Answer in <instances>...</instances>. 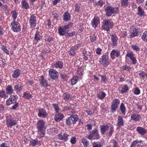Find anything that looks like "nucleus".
Segmentation results:
<instances>
[{"instance_id":"obj_22","label":"nucleus","mask_w":147,"mask_h":147,"mask_svg":"<svg viewBox=\"0 0 147 147\" xmlns=\"http://www.w3.org/2000/svg\"><path fill=\"white\" fill-rule=\"evenodd\" d=\"M64 117L63 114L59 113H57L55 114L54 117V119L57 122H59Z\"/></svg>"},{"instance_id":"obj_41","label":"nucleus","mask_w":147,"mask_h":147,"mask_svg":"<svg viewBox=\"0 0 147 147\" xmlns=\"http://www.w3.org/2000/svg\"><path fill=\"white\" fill-rule=\"evenodd\" d=\"M39 142L36 140H32L30 142V144L33 146H35L37 145Z\"/></svg>"},{"instance_id":"obj_25","label":"nucleus","mask_w":147,"mask_h":147,"mask_svg":"<svg viewBox=\"0 0 147 147\" xmlns=\"http://www.w3.org/2000/svg\"><path fill=\"white\" fill-rule=\"evenodd\" d=\"M21 73V71L18 69H16L13 71L12 76L15 78H17L19 76Z\"/></svg>"},{"instance_id":"obj_58","label":"nucleus","mask_w":147,"mask_h":147,"mask_svg":"<svg viewBox=\"0 0 147 147\" xmlns=\"http://www.w3.org/2000/svg\"><path fill=\"white\" fill-rule=\"evenodd\" d=\"M60 74L61 76V77L63 79V80H66L67 78L66 74H63L62 73H61Z\"/></svg>"},{"instance_id":"obj_62","label":"nucleus","mask_w":147,"mask_h":147,"mask_svg":"<svg viewBox=\"0 0 147 147\" xmlns=\"http://www.w3.org/2000/svg\"><path fill=\"white\" fill-rule=\"evenodd\" d=\"M131 60L132 62V63L133 64H136L137 63V60L135 57L131 59Z\"/></svg>"},{"instance_id":"obj_16","label":"nucleus","mask_w":147,"mask_h":147,"mask_svg":"<svg viewBox=\"0 0 147 147\" xmlns=\"http://www.w3.org/2000/svg\"><path fill=\"white\" fill-rule=\"evenodd\" d=\"M130 118L131 120L136 122L139 121L141 117L140 115L134 113L131 115Z\"/></svg>"},{"instance_id":"obj_43","label":"nucleus","mask_w":147,"mask_h":147,"mask_svg":"<svg viewBox=\"0 0 147 147\" xmlns=\"http://www.w3.org/2000/svg\"><path fill=\"white\" fill-rule=\"evenodd\" d=\"M109 127H110V128L108 133L109 136H110L112 135L114 131V127L111 124Z\"/></svg>"},{"instance_id":"obj_5","label":"nucleus","mask_w":147,"mask_h":147,"mask_svg":"<svg viewBox=\"0 0 147 147\" xmlns=\"http://www.w3.org/2000/svg\"><path fill=\"white\" fill-rule=\"evenodd\" d=\"M78 117L76 115H71L69 117H68L66 119V122L68 125H70L71 124H74L78 121Z\"/></svg>"},{"instance_id":"obj_35","label":"nucleus","mask_w":147,"mask_h":147,"mask_svg":"<svg viewBox=\"0 0 147 147\" xmlns=\"http://www.w3.org/2000/svg\"><path fill=\"white\" fill-rule=\"evenodd\" d=\"M59 33L60 36H63L66 32V30L65 29L64 27H59L58 28Z\"/></svg>"},{"instance_id":"obj_34","label":"nucleus","mask_w":147,"mask_h":147,"mask_svg":"<svg viewBox=\"0 0 147 147\" xmlns=\"http://www.w3.org/2000/svg\"><path fill=\"white\" fill-rule=\"evenodd\" d=\"M21 3L22 7L23 9H27L29 7L28 3L25 0H23Z\"/></svg>"},{"instance_id":"obj_3","label":"nucleus","mask_w":147,"mask_h":147,"mask_svg":"<svg viewBox=\"0 0 147 147\" xmlns=\"http://www.w3.org/2000/svg\"><path fill=\"white\" fill-rule=\"evenodd\" d=\"M109 56L107 53L103 55L99 59V63L104 66L107 65L109 63Z\"/></svg>"},{"instance_id":"obj_24","label":"nucleus","mask_w":147,"mask_h":147,"mask_svg":"<svg viewBox=\"0 0 147 147\" xmlns=\"http://www.w3.org/2000/svg\"><path fill=\"white\" fill-rule=\"evenodd\" d=\"M136 131L139 134L142 135L147 133V130L142 127H138L136 128Z\"/></svg>"},{"instance_id":"obj_8","label":"nucleus","mask_w":147,"mask_h":147,"mask_svg":"<svg viewBox=\"0 0 147 147\" xmlns=\"http://www.w3.org/2000/svg\"><path fill=\"white\" fill-rule=\"evenodd\" d=\"M6 124L8 127H11L17 123L16 120H14L10 116H8L6 117Z\"/></svg>"},{"instance_id":"obj_6","label":"nucleus","mask_w":147,"mask_h":147,"mask_svg":"<svg viewBox=\"0 0 147 147\" xmlns=\"http://www.w3.org/2000/svg\"><path fill=\"white\" fill-rule=\"evenodd\" d=\"M87 137L89 139H98L100 138L98 130L96 129L93 130Z\"/></svg>"},{"instance_id":"obj_56","label":"nucleus","mask_w":147,"mask_h":147,"mask_svg":"<svg viewBox=\"0 0 147 147\" xmlns=\"http://www.w3.org/2000/svg\"><path fill=\"white\" fill-rule=\"evenodd\" d=\"M102 51V49L98 47L96 49V52L97 54L100 55L101 54V52Z\"/></svg>"},{"instance_id":"obj_9","label":"nucleus","mask_w":147,"mask_h":147,"mask_svg":"<svg viewBox=\"0 0 147 147\" xmlns=\"http://www.w3.org/2000/svg\"><path fill=\"white\" fill-rule=\"evenodd\" d=\"M120 103V100L118 99H115L113 100L111 105V110L113 113L115 112Z\"/></svg>"},{"instance_id":"obj_14","label":"nucleus","mask_w":147,"mask_h":147,"mask_svg":"<svg viewBox=\"0 0 147 147\" xmlns=\"http://www.w3.org/2000/svg\"><path fill=\"white\" fill-rule=\"evenodd\" d=\"M110 124L108 123L106 125H100V128L101 134L102 135L104 134L106 132L108 131L109 128L110 127Z\"/></svg>"},{"instance_id":"obj_61","label":"nucleus","mask_w":147,"mask_h":147,"mask_svg":"<svg viewBox=\"0 0 147 147\" xmlns=\"http://www.w3.org/2000/svg\"><path fill=\"white\" fill-rule=\"evenodd\" d=\"M101 82H105L106 81V76L105 75L104 76H101Z\"/></svg>"},{"instance_id":"obj_28","label":"nucleus","mask_w":147,"mask_h":147,"mask_svg":"<svg viewBox=\"0 0 147 147\" xmlns=\"http://www.w3.org/2000/svg\"><path fill=\"white\" fill-rule=\"evenodd\" d=\"M22 86L20 84L18 83L16 84L14 86L15 90L16 91L17 93L20 92L22 90Z\"/></svg>"},{"instance_id":"obj_49","label":"nucleus","mask_w":147,"mask_h":147,"mask_svg":"<svg viewBox=\"0 0 147 147\" xmlns=\"http://www.w3.org/2000/svg\"><path fill=\"white\" fill-rule=\"evenodd\" d=\"M131 47L132 49L135 51L137 52L140 50V48L136 45H133L131 46Z\"/></svg>"},{"instance_id":"obj_32","label":"nucleus","mask_w":147,"mask_h":147,"mask_svg":"<svg viewBox=\"0 0 147 147\" xmlns=\"http://www.w3.org/2000/svg\"><path fill=\"white\" fill-rule=\"evenodd\" d=\"M120 109L123 115H125L126 114V109L123 103H122L121 104L120 106Z\"/></svg>"},{"instance_id":"obj_42","label":"nucleus","mask_w":147,"mask_h":147,"mask_svg":"<svg viewBox=\"0 0 147 147\" xmlns=\"http://www.w3.org/2000/svg\"><path fill=\"white\" fill-rule=\"evenodd\" d=\"M23 97L28 99H30L32 98V96L30 94L27 92H26L24 93Z\"/></svg>"},{"instance_id":"obj_63","label":"nucleus","mask_w":147,"mask_h":147,"mask_svg":"<svg viewBox=\"0 0 147 147\" xmlns=\"http://www.w3.org/2000/svg\"><path fill=\"white\" fill-rule=\"evenodd\" d=\"M134 54L132 52H128L126 55V56L130 58Z\"/></svg>"},{"instance_id":"obj_54","label":"nucleus","mask_w":147,"mask_h":147,"mask_svg":"<svg viewBox=\"0 0 147 147\" xmlns=\"http://www.w3.org/2000/svg\"><path fill=\"white\" fill-rule=\"evenodd\" d=\"M134 92L135 94L138 95L140 93V91L139 88L136 87L134 88Z\"/></svg>"},{"instance_id":"obj_26","label":"nucleus","mask_w":147,"mask_h":147,"mask_svg":"<svg viewBox=\"0 0 147 147\" xmlns=\"http://www.w3.org/2000/svg\"><path fill=\"white\" fill-rule=\"evenodd\" d=\"M117 125L118 126H123L124 125V122L123 119L121 117L119 116L118 117Z\"/></svg>"},{"instance_id":"obj_30","label":"nucleus","mask_w":147,"mask_h":147,"mask_svg":"<svg viewBox=\"0 0 147 147\" xmlns=\"http://www.w3.org/2000/svg\"><path fill=\"white\" fill-rule=\"evenodd\" d=\"M6 91V93L7 94H11L13 92V89L11 86L8 85L7 86L5 89Z\"/></svg>"},{"instance_id":"obj_13","label":"nucleus","mask_w":147,"mask_h":147,"mask_svg":"<svg viewBox=\"0 0 147 147\" xmlns=\"http://www.w3.org/2000/svg\"><path fill=\"white\" fill-rule=\"evenodd\" d=\"M120 51L117 50H113L110 53V56L112 59H114L115 57H118L120 55Z\"/></svg>"},{"instance_id":"obj_18","label":"nucleus","mask_w":147,"mask_h":147,"mask_svg":"<svg viewBox=\"0 0 147 147\" xmlns=\"http://www.w3.org/2000/svg\"><path fill=\"white\" fill-rule=\"evenodd\" d=\"M140 30L138 28H133L132 31H131V34L130 35V38L134 37L135 36L139 35L140 34Z\"/></svg>"},{"instance_id":"obj_12","label":"nucleus","mask_w":147,"mask_h":147,"mask_svg":"<svg viewBox=\"0 0 147 147\" xmlns=\"http://www.w3.org/2000/svg\"><path fill=\"white\" fill-rule=\"evenodd\" d=\"M38 115L39 117H42L44 118H45L47 116L48 114L45 109L42 108H40L38 109Z\"/></svg>"},{"instance_id":"obj_38","label":"nucleus","mask_w":147,"mask_h":147,"mask_svg":"<svg viewBox=\"0 0 147 147\" xmlns=\"http://www.w3.org/2000/svg\"><path fill=\"white\" fill-rule=\"evenodd\" d=\"M11 13L13 18V21H16V19L17 17L18 13L15 10L11 11Z\"/></svg>"},{"instance_id":"obj_33","label":"nucleus","mask_w":147,"mask_h":147,"mask_svg":"<svg viewBox=\"0 0 147 147\" xmlns=\"http://www.w3.org/2000/svg\"><path fill=\"white\" fill-rule=\"evenodd\" d=\"M138 14L139 16H141L145 15V13L142 8L140 6H139L138 7Z\"/></svg>"},{"instance_id":"obj_31","label":"nucleus","mask_w":147,"mask_h":147,"mask_svg":"<svg viewBox=\"0 0 147 147\" xmlns=\"http://www.w3.org/2000/svg\"><path fill=\"white\" fill-rule=\"evenodd\" d=\"M58 136L59 139L64 140L65 141H66L68 140L69 135L67 134H65L63 135L59 134Z\"/></svg>"},{"instance_id":"obj_37","label":"nucleus","mask_w":147,"mask_h":147,"mask_svg":"<svg viewBox=\"0 0 147 147\" xmlns=\"http://www.w3.org/2000/svg\"><path fill=\"white\" fill-rule=\"evenodd\" d=\"M42 38V37L40 35L39 32L38 31L36 32L35 35V40L37 42H38Z\"/></svg>"},{"instance_id":"obj_11","label":"nucleus","mask_w":147,"mask_h":147,"mask_svg":"<svg viewBox=\"0 0 147 147\" xmlns=\"http://www.w3.org/2000/svg\"><path fill=\"white\" fill-rule=\"evenodd\" d=\"M49 72L50 76L52 79L56 80L58 78L59 74L57 71L53 69H50Z\"/></svg>"},{"instance_id":"obj_53","label":"nucleus","mask_w":147,"mask_h":147,"mask_svg":"<svg viewBox=\"0 0 147 147\" xmlns=\"http://www.w3.org/2000/svg\"><path fill=\"white\" fill-rule=\"evenodd\" d=\"M121 69L123 70H126L129 71L130 70L131 68L129 66H127L126 65H124L122 66Z\"/></svg>"},{"instance_id":"obj_59","label":"nucleus","mask_w":147,"mask_h":147,"mask_svg":"<svg viewBox=\"0 0 147 147\" xmlns=\"http://www.w3.org/2000/svg\"><path fill=\"white\" fill-rule=\"evenodd\" d=\"M0 147H9V145L6 143H3L0 145Z\"/></svg>"},{"instance_id":"obj_4","label":"nucleus","mask_w":147,"mask_h":147,"mask_svg":"<svg viewBox=\"0 0 147 147\" xmlns=\"http://www.w3.org/2000/svg\"><path fill=\"white\" fill-rule=\"evenodd\" d=\"M105 10L107 15L110 16L113 13H117L118 11V8L117 7H113L111 6H108L105 8Z\"/></svg>"},{"instance_id":"obj_10","label":"nucleus","mask_w":147,"mask_h":147,"mask_svg":"<svg viewBox=\"0 0 147 147\" xmlns=\"http://www.w3.org/2000/svg\"><path fill=\"white\" fill-rule=\"evenodd\" d=\"M29 21L30 25L31 27L34 28L36 24L37 20L34 14L30 16Z\"/></svg>"},{"instance_id":"obj_60","label":"nucleus","mask_w":147,"mask_h":147,"mask_svg":"<svg viewBox=\"0 0 147 147\" xmlns=\"http://www.w3.org/2000/svg\"><path fill=\"white\" fill-rule=\"evenodd\" d=\"M53 105L56 112V113L58 112V111L59 109V108L58 105L56 104H53Z\"/></svg>"},{"instance_id":"obj_48","label":"nucleus","mask_w":147,"mask_h":147,"mask_svg":"<svg viewBox=\"0 0 147 147\" xmlns=\"http://www.w3.org/2000/svg\"><path fill=\"white\" fill-rule=\"evenodd\" d=\"M90 37L91 42L95 41L97 38L96 35L95 34H94L93 35L90 36Z\"/></svg>"},{"instance_id":"obj_47","label":"nucleus","mask_w":147,"mask_h":147,"mask_svg":"<svg viewBox=\"0 0 147 147\" xmlns=\"http://www.w3.org/2000/svg\"><path fill=\"white\" fill-rule=\"evenodd\" d=\"M129 90V88L126 85H125L122 88L121 90V92L123 93Z\"/></svg>"},{"instance_id":"obj_44","label":"nucleus","mask_w":147,"mask_h":147,"mask_svg":"<svg viewBox=\"0 0 147 147\" xmlns=\"http://www.w3.org/2000/svg\"><path fill=\"white\" fill-rule=\"evenodd\" d=\"M1 49L7 55L9 54V49H7L6 46L3 45L1 47Z\"/></svg>"},{"instance_id":"obj_46","label":"nucleus","mask_w":147,"mask_h":147,"mask_svg":"<svg viewBox=\"0 0 147 147\" xmlns=\"http://www.w3.org/2000/svg\"><path fill=\"white\" fill-rule=\"evenodd\" d=\"M9 98H10L11 101H12L13 102V103H14L16 102V100L18 98V96L17 95L15 96L11 95L10 96Z\"/></svg>"},{"instance_id":"obj_7","label":"nucleus","mask_w":147,"mask_h":147,"mask_svg":"<svg viewBox=\"0 0 147 147\" xmlns=\"http://www.w3.org/2000/svg\"><path fill=\"white\" fill-rule=\"evenodd\" d=\"M10 26L12 30L14 32H17L21 30V26L20 24L16 21H12Z\"/></svg>"},{"instance_id":"obj_36","label":"nucleus","mask_w":147,"mask_h":147,"mask_svg":"<svg viewBox=\"0 0 147 147\" xmlns=\"http://www.w3.org/2000/svg\"><path fill=\"white\" fill-rule=\"evenodd\" d=\"M106 95L105 93L103 92H98L97 94V97L99 99L102 100L104 99Z\"/></svg>"},{"instance_id":"obj_29","label":"nucleus","mask_w":147,"mask_h":147,"mask_svg":"<svg viewBox=\"0 0 147 147\" xmlns=\"http://www.w3.org/2000/svg\"><path fill=\"white\" fill-rule=\"evenodd\" d=\"M78 48V47L73 46L68 51L69 54L72 56H73L76 53V51Z\"/></svg>"},{"instance_id":"obj_15","label":"nucleus","mask_w":147,"mask_h":147,"mask_svg":"<svg viewBox=\"0 0 147 147\" xmlns=\"http://www.w3.org/2000/svg\"><path fill=\"white\" fill-rule=\"evenodd\" d=\"M39 81L41 86L45 87L49 86V85L47 84V81L45 79L43 76H40Z\"/></svg>"},{"instance_id":"obj_55","label":"nucleus","mask_w":147,"mask_h":147,"mask_svg":"<svg viewBox=\"0 0 147 147\" xmlns=\"http://www.w3.org/2000/svg\"><path fill=\"white\" fill-rule=\"evenodd\" d=\"M146 75V72H145L143 71L141 72L139 74V76L140 77V78L144 79V78L145 77V76Z\"/></svg>"},{"instance_id":"obj_27","label":"nucleus","mask_w":147,"mask_h":147,"mask_svg":"<svg viewBox=\"0 0 147 147\" xmlns=\"http://www.w3.org/2000/svg\"><path fill=\"white\" fill-rule=\"evenodd\" d=\"M83 58L85 60H90L92 58V56L90 54V53H87L86 51H84L83 52Z\"/></svg>"},{"instance_id":"obj_19","label":"nucleus","mask_w":147,"mask_h":147,"mask_svg":"<svg viewBox=\"0 0 147 147\" xmlns=\"http://www.w3.org/2000/svg\"><path fill=\"white\" fill-rule=\"evenodd\" d=\"M100 23L99 18L96 17H95L91 22V25L94 28L96 27L98 24Z\"/></svg>"},{"instance_id":"obj_23","label":"nucleus","mask_w":147,"mask_h":147,"mask_svg":"<svg viewBox=\"0 0 147 147\" xmlns=\"http://www.w3.org/2000/svg\"><path fill=\"white\" fill-rule=\"evenodd\" d=\"M63 20L65 22H67L71 19V16L69 13L67 11L64 13L63 15Z\"/></svg>"},{"instance_id":"obj_52","label":"nucleus","mask_w":147,"mask_h":147,"mask_svg":"<svg viewBox=\"0 0 147 147\" xmlns=\"http://www.w3.org/2000/svg\"><path fill=\"white\" fill-rule=\"evenodd\" d=\"M83 144L84 146L87 147L88 144V141L86 139L83 138L82 140Z\"/></svg>"},{"instance_id":"obj_21","label":"nucleus","mask_w":147,"mask_h":147,"mask_svg":"<svg viewBox=\"0 0 147 147\" xmlns=\"http://www.w3.org/2000/svg\"><path fill=\"white\" fill-rule=\"evenodd\" d=\"M53 67L54 68H59L60 69L62 68L63 67V63L61 61H57L53 65Z\"/></svg>"},{"instance_id":"obj_57","label":"nucleus","mask_w":147,"mask_h":147,"mask_svg":"<svg viewBox=\"0 0 147 147\" xmlns=\"http://www.w3.org/2000/svg\"><path fill=\"white\" fill-rule=\"evenodd\" d=\"M111 143L113 146V147H117L118 146L117 142L114 140H113L111 142Z\"/></svg>"},{"instance_id":"obj_40","label":"nucleus","mask_w":147,"mask_h":147,"mask_svg":"<svg viewBox=\"0 0 147 147\" xmlns=\"http://www.w3.org/2000/svg\"><path fill=\"white\" fill-rule=\"evenodd\" d=\"M129 0H121V5L123 7H127L129 4Z\"/></svg>"},{"instance_id":"obj_1","label":"nucleus","mask_w":147,"mask_h":147,"mask_svg":"<svg viewBox=\"0 0 147 147\" xmlns=\"http://www.w3.org/2000/svg\"><path fill=\"white\" fill-rule=\"evenodd\" d=\"M45 123L43 120H39L37 123V127L38 129L37 133L39 137H43L45 134L46 127Z\"/></svg>"},{"instance_id":"obj_39","label":"nucleus","mask_w":147,"mask_h":147,"mask_svg":"<svg viewBox=\"0 0 147 147\" xmlns=\"http://www.w3.org/2000/svg\"><path fill=\"white\" fill-rule=\"evenodd\" d=\"M7 96L6 92L4 90H0V98H5Z\"/></svg>"},{"instance_id":"obj_51","label":"nucleus","mask_w":147,"mask_h":147,"mask_svg":"<svg viewBox=\"0 0 147 147\" xmlns=\"http://www.w3.org/2000/svg\"><path fill=\"white\" fill-rule=\"evenodd\" d=\"M73 25V23L71 22H69L68 24L65 26L64 27L66 30H68L69 28L71 27Z\"/></svg>"},{"instance_id":"obj_45","label":"nucleus","mask_w":147,"mask_h":147,"mask_svg":"<svg viewBox=\"0 0 147 147\" xmlns=\"http://www.w3.org/2000/svg\"><path fill=\"white\" fill-rule=\"evenodd\" d=\"M63 98L65 100H70L71 98L69 94H64L63 96Z\"/></svg>"},{"instance_id":"obj_64","label":"nucleus","mask_w":147,"mask_h":147,"mask_svg":"<svg viewBox=\"0 0 147 147\" xmlns=\"http://www.w3.org/2000/svg\"><path fill=\"white\" fill-rule=\"evenodd\" d=\"M138 143L137 141H134L132 143L130 147H136V145Z\"/></svg>"},{"instance_id":"obj_2","label":"nucleus","mask_w":147,"mask_h":147,"mask_svg":"<svg viewBox=\"0 0 147 147\" xmlns=\"http://www.w3.org/2000/svg\"><path fill=\"white\" fill-rule=\"evenodd\" d=\"M102 27L104 30L109 31L111 28H113V23L110 20H107L103 21Z\"/></svg>"},{"instance_id":"obj_50","label":"nucleus","mask_w":147,"mask_h":147,"mask_svg":"<svg viewBox=\"0 0 147 147\" xmlns=\"http://www.w3.org/2000/svg\"><path fill=\"white\" fill-rule=\"evenodd\" d=\"M142 38L143 40L147 41V31H145L143 34Z\"/></svg>"},{"instance_id":"obj_17","label":"nucleus","mask_w":147,"mask_h":147,"mask_svg":"<svg viewBox=\"0 0 147 147\" xmlns=\"http://www.w3.org/2000/svg\"><path fill=\"white\" fill-rule=\"evenodd\" d=\"M111 45L113 46H116L117 44V41L118 39L117 37L115 35L113 34L111 36Z\"/></svg>"},{"instance_id":"obj_20","label":"nucleus","mask_w":147,"mask_h":147,"mask_svg":"<svg viewBox=\"0 0 147 147\" xmlns=\"http://www.w3.org/2000/svg\"><path fill=\"white\" fill-rule=\"evenodd\" d=\"M82 78L81 76H74L71 79V84L72 85L75 84L78 80H81Z\"/></svg>"}]
</instances>
